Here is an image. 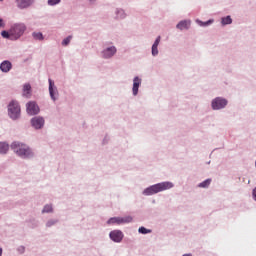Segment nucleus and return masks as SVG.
<instances>
[{
  "mask_svg": "<svg viewBox=\"0 0 256 256\" xmlns=\"http://www.w3.org/2000/svg\"><path fill=\"white\" fill-rule=\"evenodd\" d=\"M7 151H9V144H7L5 142H0V153L2 155H5V153H7Z\"/></svg>",
  "mask_w": 256,
  "mask_h": 256,
  "instance_id": "nucleus-18",
  "label": "nucleus"
},
{
  "mask_svg": "<svg viewBox=\"0 0 256 256\" xmlns=\"http://www.w3.org/2000/svg\"><path fill=\"white\" fill-rule=\"evenodd\" d=\"M110 239L115 243H121L123 241V232L121 230H114L110 232Z\"/></svg>",
  "mask_w": 256,
  "mask_h": 256,
  "instance_id": "nucleus-6",
  "label": "nucleus"
},
{
  "mask_svg": "<svg viewBox=\"0 0 256 256\" xmlns=\"http://www.w3.org/2000/svg\"><path fill=\"white\" fill-rule=\"evenodd\" d=\"M11 149H13L15 154L19 155V157H23L24 159L33 155L31 149L21 142H13L11 144Z\"/></svg>",
  "mask_w": 256,
  "mask_h": 256,
  "instance_id": "nucleus-1",
  "label": "nucleus"
},
{
  "mask_svg": "<svg viewBox=\"0 0 256 256\" xmlns=\"http://www.w3.org/2000/svg\"><path fill=\"white\" fill-rule=\"evenodd\" d=\"M173 188V183L171 182H162L161 183V191H167V189Z\"/></svg>",
  "mask_w": 256,
  "mask_h": 256,
  "instance_id": "nucleus-19",
  "label": "nucleus"
},
{
  "mask_svg": "<svg viewBox=\"0 0 256 256\" xmlns=\"http://www.w3.org/2000/svg\"><path fill=\"white\" fill-rule=\"evenodd\" d=\"M71 39H73L72 36H68L67 38H65L63 41H62V45L64 47H66V45H69V43H71Z\"/></svg>",
  "mask_w": 256,
  "mask_h": 256,
  "instance_id": "nucleus-26",
  "label": "nucleus"
},
{
  "mask_svg": "<svg viewBox=\"0 0 256 256\" xmlns=\"http://www.w3.org/2000/svg\"><path fill=\"white\" fill-rule=\"evenodd\" d=\"M18 251L21 252V253H25V247L20 246V247L18 248Z\"/></svg>",
  "mask_w": 256,
  "mask_h": 256,
  "instance_id": "nucleus-29",
  "label": "nucleus"
},
{
  "mask_svg": "<svg viewBox=\"0 0 256 256\" xmlns=\"http://www.w3.org/2000/svg\"><path fill=\"white\" fill-rule=\"evenodd\" d=\"M27 31V26L24 23L14 24L10 29V35L12 40L19 39L23 33Z\"/></svg>",
  "mask_w": 256,
  "mask_h": 256,
  "instance_id": "nucleus-2",
  "label": "nucleus"
},
{
  "mask_svg": "<svg viewBox=\"0 0 256 256\" xmlns=\"http://www.w3.org/2000/svg\"><path fill=\"white\" fill-rule=\"evenodd\" d=\"M59 3H61V0H48V5H51V6L57 5Z\"/></svg>",
  "mask_w": 256,
  "mask_h": 256,
  "instance_id": "nucleus-27",
  "label": "nucleus"
},
{
  "mask_svg": "<svg viewBox=\"0 0 256 256\" xmlns=\"http://www.w3.org/2000/svg\"><path fill=\"white\" fill-rule=\"evenodd\" d=\"M34 129H41L45 125V120L42 117H34L31 120Z\"/></svg>",
  "mask_w": 256,
  "mask_h": 256,
  "instance_id": "nucleus-9",
  "label": "nucleus"
},
{
  "mask_svg": "<svg viewBox=\"0 0 256 256\" xmlns=\"http://www.w3.org/2000/svg\"><path fill=\"white\" fill-rule=\"evenodd\" d=\"M8 115L11 119H19L21 115V107L17 101H12L8 105Z\"/></svg>",
  "mask_w": 256,
  "mask_h": 256,
  "instance_id": "nucleus-3",
  "label": "nucleus"
},
{
  "mask_svg": "<svg viewBox=\"0 0 256 256\" xmlns=\"http://www.w3.org/2000/svg\"><path fill=\"white\" fill-rule=\"evenodd\" d=\"M253 197H254V199L256 201V187L253 189Z\"/></svg>",
  "mask_w": 256,
  "mask_h": 256,
  "instance_id": "nucleus-31",
  "label": "nucleus"
},
{
  "mask_svg": "<svg viewBox=\"0 0 256 256\" xmlns=\"http://www.w3.org/2000/svg\"><path fill=\"white\" fill-rule=\"evenodd\" d=\"M221 23H222L223 25H229V24L232 23V19L230 18V16H227V17H225V18H222Z\"/></svg>",
  "mask_w": 256,
  "mask_h": 256,
  "instance_id": "nucleus-24",
  "label": "nucleus"
},
{
  "mask_svg": "<svg viewBox=\"0 0 256 256\" xmlns=\"http://www.w3.org/2000/svg\"><path fill=\"white\" fill-rule=\"evenodd\" d=\"M0 1H3V0H0Z\"/></svg>",
  "mask_w": 256,
  "mask_h": 256,
  "instance_id": "nucleus-35",
  "label": "nucleus"
},
{
  "mask_svg": "<svg viewBox=\"0 0 256 256\" xmlns=\"http://www.w3.org/2000/svg\"><path fill=\"white\" fill-rule=\"evenodd\" d=\"M12 64L9 61H3L0 65V69L3 73H9L11 71Z\"/></svg>",
  "mask_w": 256,
  "mask_h": 256,
  "instance_id": "nucleus-13",
  "label": "nucleus"
},
{
  "mask_svg": "<svg viewBox=\"0 0 256 256\" xmlns=\"http://www.w3.org/2000/svg\"><path fill=\"white\" fill-rule=\"evenodd\" d=\"M115 53H117V48H115V46L109 47L106 50H104L102 52V55L104 57V59H110V57H113V55H115Z\"/></svg>",
  "mask_w": 256,
  "mask_h": 256,
  "instance_id": "nucleus-10",
  "label": "nucleus"
},
{
  "mask_svg": "<svg viewBox=\"0 0 256 256\" xmlns=\"http://www.w3.org/2000/svg\"><path fill=\"white\" fill-rule=\"evenodd\" d=\"M210 183H211V179H207V180L203 181L202 183H200L198 185V187L205 189L206 187H209Z\"/></svg>",
  "mask_w": 256,
  "mask_h": 256,
  "instance_id": "nucleus-20",
  "label": "nucleus"
},
{
  "mask_svg": "<svg viewBox=\"0 0 256 256\" xmlns=\"http://www.w3.org/2000/svg\"><path fill=\"white\" fill-rule=\"evenodd\" d=\"M211 22H212V21L209 20V21H207V22H205V23H202V25H203V26H206V25L210 24Z\"/></svg>",
  "mask_w": 256,
  "mask_h": 256,
  "instance_id": "nucleus-32",
  "label": "nucleus"
},
{
  "mask_svg": "<svg viewBox=\"0 0 256 256\" xmlns=\"http://www.w3.org/2000/svg\"><path fill=\"white\" fill-rule=\"evenodd\" d=\"M23 97H31V84H24L23 86Z\"/></svg>",
  "mask_w": 256,
  "mask_h": 256,
  "instance_id": "nucleus-17",
  "label": "nucleus"
},
{
  "mask_svg": "<svg viewBox=\"0 0 256 256\" xmlns=\"http://www.w3.org/2000/svg\"><path fill=\"white\" fill-rule=\"evenodd\" d=\"M34 39H37L38 41H43V34L41 32H34L32 34Z\"/></svg>",
  "mask_w": 256,
  "mask_h": 256,
  "instance_id": "nucleus-21",
  "label": "nucleus"
},
{
  "mask_svg": "<svg viewBox=\"0 0 256 256\" xmlns=\"http://www.w3.org/2000/svg\"><path fill=\"white\" fill-rule=\"evenodd\" d=\"M160 39H161V37H158L156 39V41L154 42V44L152 45V55H153V57H155V55H159V50L157 49V47H159Z\"/></svg>",
  "mask_w": 256,
  "mask_h": 256,
  "instance_id": "nucleus-16",
  "label": "nucleus"
},
{
  "mask_svg": "<svg viewBox=\"0 0 256 256\" xmlns=\"http://www.w3.org/2000/svg\"><path fill=\"white\" fill-rule=\"evenodd\" d=\"M0 256H3V249L0 248Z\"/></svg>",
  "mask_w": 256,
  "mask_h": 256,
  "instance_id": "nucleus-33",
  "label": "nucleus"
},
{
  "mask_svg": "<svg viewBox=\"0 0 256 256\" xmlns=\"http://www.w3.org/2000/svg\"><path fill=\"white\" fill-rule=\"evenodd\" d=\"M159 191H161V184H156L146 188L143 191V195H155V193H159Z\"/></svg>",
  "mask_w": 256,
  "mask_h": 256,
  "instance_id": "nucleus-8",
  "label": "nucleus"
},
{
  "mask_svg": "<svg viewBox=\"0 0 256 256\" xmlns=\"http://www.w3.org/2000/svg\"><path fill=\"white\" fill-rule=\"evenodd\" d=\"M179 30H187L189 27H191V21H181L180 23L177 24L176 26Z\"/></svg>",
  "mask_w": 256,
  "mask_h": 256,
  "instance_id": "nucleus-14",
  "label": "nucleus"
},
{
  "mask_svg": "<svg viewBox=\"0 0 256 256\" xmlns=\"http://www.w3.org/2000/svg\"><path fill=\"white\" fill-rule=\"evenodd\" d=\"M138 232L141 233L142 235H147V233H151V229H147L142 226L138 229Z\"/></svg>",
  "mask_w": 256,
  "mask_h": 256,
  "instance_id": "nucleus-22",
  "label": "nucleus"
},
{
  "mask_svg": "<svg viewBox=\"0 0 256 256\" xmlns=\"http://www.w3.org/2000/svg\"><path fill=\"white\" fill-rule=\"evenodd\" d=\"M133 221V217H112L107 221L108 225H123L125 223H131Z\"/></svg>",
  "mask_w": 256,
  "mask_h": 256,
  "instance_id": "nucleus-4",
  "label": "nucleus"
},
{
  "mask_svg": "<svg viewBox=\"0 0 256 256\" xmlns=\"http://www.w3.org/2000/svg\"><path fill=\"white\" fill-rule=\"evenodd\" d=\"M141 85V79L139 77H135L133 80V95H137L139 93V87Z\"/></svg>",
  "mask_w": 256,
  "mask_h": 256,
  "instance_id": "nucleus-12",
  "label": "nucleus"
},
{
  "mask_svg": "<svg viewBox=\"0 0 256 256\" xmlns=\"http://www.w3.org/2000/svg\"><path fill=\"white\" fill-rule=\"evenodd\" d=\"M1 35H2V37H4V39H11V30L9 32L2 31Z\"/></svg>",
  "mask_w": 256,
  "mask_h": 256,
  "instance_id": "nucleus-25",
  "label": "nucleus"
},
{
  "mask_svg": "<svg viewBox=\"0 0 256 256\" xmlns=\"http://www.w3.org/2000/svg\"><path fill=\"white\" fill-rule=\"evenodd\" d=\"M16 3L19 9H27L33 5V0H16Z\"/></svg>",
  "mask_w": 256,
  "mask_h": 256,
  "instance_id": "nucleus-11",
  "label": "nucleus"
},
{
  "mask_svg": "<svg viewBox=\"0 0 256 256\" xmlns=\"http://www.w3.org/2000/svg\"><path fill=\"white\" fill-rule=\"evenodd\" d=\"M255 166H256V162H255Z\"/></svg>",
  "mask_w": 256,
  "mask_h": 256,
  "instance_id": "nucleus-34",
  "label": "nucleus"
},
{
  "mask_svg": "<svg viewBox=\"0 0 256 256\" xmlns=\"http://www.w3.org/2000/svg\"><path fill=\"white\" fill-rule=\"evenodd\" d=\"M53 212V206L51 205H46L44 206L42 213H52Z\"/></svg>",
  "mask_w": 256,
  "mask_h": 256,
  "instance_id": "nucleus-23",
  "label": "nucleus"
},
{
  "mask_svg": "<svg viewBox=\"0 0 256 256\" xmlns=\"http://www.w3.org/2000/svg\"><path fill=\"white\" fill-rule=\"evenodd\" d=\"M0 27H5V23H3V19L0 18Z\"/></svg>",
  "mask_w": 256,
  "mask_h": 256,
  "instance_id": "nucleus-30",
  "label": "nucleus"
},
{
  "mask_svg": "<svg viewBox=\"0 0 256 256\" xmlns=\"http://www.w3.org/2000/svg\"><path fill=\"white\" fill-rule=\"evenodd\" d=\"M28 115H37L39 113V106L35 102H28L26 105Z\"/></svg>",
  "mask_w": 256,
  "mask_h": 256,
  "instance_id": "nucleus-5",
  "label": "nucleus"
},
{
  "mask_svg": "<svg viewBox=\"0 0 256 256\" xmlns=\"http://www.w3.org/2000/svg\"><path fill=\"white\" fill-rule=\"evenodd\" d=\"M55 223H57L56 220H50L47 222L46 227H53V225H55Z\"/></svg>",
  "mask_w": 256,
  "mask_h": 256,
  "instance_id": "nucleus-28",
  "label": "nucleus"
},
{
  "mask_svg": "<svg viewBox=\"0 0 256 256\" xmlns=\"http://www.w3.org/2000/svg\"><path fill=\"white\" fill-rule=\"evenodd\" d=\"M227 105V100L223 99V98H216L212 101V108L214 110H219L224 108Z\"/></svg>",
  "mask_w": 256,
  "mask_h": 256,
  "instance_id": "nucleus-7",
  "label": "nucleus"
},
{
  "mask_svg": "<svg viewBox=\"0 0 256 256\" xmlns=\"http://www.w3.org/2000/svg\"><path fill=\"white\" fill-rule=\"evenodd\" d=\"M55 82H53V80L49 79V93H50V97L51 99H53V101H55Z\"/></svg>",
  "mask_w": 256,
  "mask_h": 256,
  "instance_id": "nucleus-15",
  "label": "nucleus"
}]
</instances>
